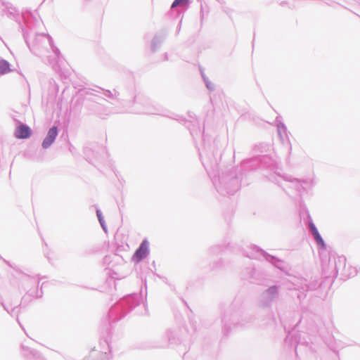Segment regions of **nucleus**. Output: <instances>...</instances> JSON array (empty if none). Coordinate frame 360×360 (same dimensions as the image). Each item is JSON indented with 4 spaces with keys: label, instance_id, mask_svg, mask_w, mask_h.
Instances as JSON below:
<instances>
[{
    "label": "nucleus",
    "instance_id": "obj_2",
    "mask_svg": "<svg viewBox=\"0 0 360 360\" xmlns=\"http://www.w3.org/2000/svg\"><path fill=\"white\" fill-rule=\"evenodd\" d=\"M57 134H58L57 127H51L49 130L46 137L43 141V143H42L43 148H49L54 141Z\"/></svg>",
    "mask_w": 360,
    "mask_h": 360
},
{
    "label": "nucleus",
    "instance_id": "obj_4",
    "mask_svg": "<svg viewBox=\"0 0 360 360\" xmlns=\"http://www.w3.org/2000/svg\"><path fill=\"white\" fill-rule=\"evenodd\" d=\"M10 71L9 65L5 60H0V73L6 74Z\"/></svg>",
    "mask_w": 360,
    "mask_h": 360
},
{
    "label": "nucleus",
    "instance_id": "obj_5",
    "mask_svg": "<svg viewBox=\"0 0 360 360\" xmlns=\"http://www.w3.org/2000/svg\"><path fill=\"white\" fill-rule=\"evenodd\" d=\"M189 0H175L172 5V8H175L179 6H186Z\"/></svg>",
    "mask_w": 360,
    "mask_h": 360
},
{
    "label": "nucleus",
    "instance_id": "obj_1",
    "mask_svg": "<svg viewBox=\"0 0 360 360\" xmlns=\"http://www.w3.org/2000/svg\"><path fill=\"white\" fill-rule=\"evenodd\" d=\"M148 253V242L146 240H144L139 249L136 251L134 255V259L139 262L142 259L146 257Z\"/></svg>",
    "mask_w": 360,
    "mask_h": 360
},
{
    "label": "nucleus",
    "instance_id": "obj_3",
    "mask_svg": "<svg viewBox=\"0 0 360 360\" xmlns=\"http://www.w3.org/2000/svg\"><path fill=\"white\" fill-rule=\"evenodd\" d=\"M31 135V130L29 127L25 124L19 125L15 132V136L18 139H23L30 137Z\"/></svg>",
    "mask_w": 360,
    "mask_h": 360
},
{
    "label": "nucleus",
    "instance_id": "obj_7",
    "mask_svg": "<svg viewBox=\"0 0 360 360\" xmlns=\"http://www.w3.org/2000/svg\"><path fill=\"white\" fill-rule=\"evenodd\" d=\"M309 228H310V230H311L312 234L319 232L317 229L316 228L315 225L314 224H312V223H311L309 224Z\"/></svg>",
    "mask_w": 360,
    "mask_h": 360
},
{
    "label": "nucleus",
    "instance_id": "obj_6",
    "mask_svg": "<svg viewBox=\"0 0 360 360\" xmlns=\"http://www.w3.org/2000/svg\"><path fill=\"white\" fill-rule=\"evenodd\" d=\"M313 236L319 245L324 246V241L319 232L314 233Z\"/></svg>",
    "mask_w": 360,
    "mask_h": 360
}]
</instances>
